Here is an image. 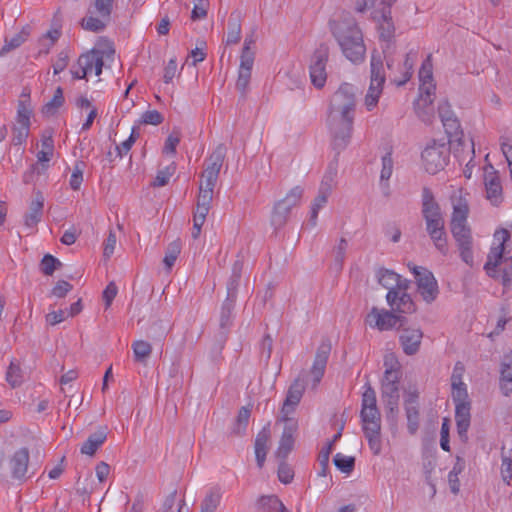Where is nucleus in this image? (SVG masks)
I'll list each match as a JSON object with an SVG mask.
<instances>
[{"instance_id": "4468645a", "label": "nucleus", "mask_w": 512, "mask_h": 512, "mask_svg": "<svg viewBox=\"0 0 512 512\" xmlns=\"http://www.w3.org/2000/svg\"><path fill=\"white\" fill-rule=\"evenodd\" d=\"M393 360V357L385 359L386 370L382 380V398L385 405L392 412L398 407L399 403V371L393 364L388 367V362Z\"/></svg>"}, {"instance_id": "e2e57ef3", "label": "nucleus", "mask_w": 512, "mask_h": 512, "mask_svg": "<svg viewBox=\"0 0 512 512\" xmlns=\"http://www.w3.org/2000/svg\"><path fill=\"white\" fill-rule=\"evenodd\" d=\"M69 58H70V55H69V51L68 50L61 51L57 55V58H56V60L53 63V72H54L55 75H57L60 72L65 70V68L68 65Z\"/></svg>"}, {"instance_id": "f03ea898", "label": "nucleus", "mask_w": 512, "mask_h": 512, "mask_svg": "<svg viewBox=\"0 0 512 512\" xmlns=\"http://www.w3.org/2000/svg\"><path fill=\"white\" fill-rule=\"evenodd\" d=\"M330 32L343 56L353 64H361L366 57L363 32L357 21L350 16L330 20Z\"/></svg>"}, {"instance_id": "0eeeda50", "label": "nucleus", "mask_w": 512, "mask_h": 512, "mask_svg": "<svg viewBox=\"0 0 512 512\" xmlns=\"http://www.w3.org/2000/svg\"><path fill=\"white\" fill-rule=\"evenodd\" d=\"M370 68V84L364 98V106L367 111L376 108L386 80L384 66L379 55L372 54Z\"/></svg>"}, {"instance_id": "c85d7f7f", "label": "nucleus", "mask_w": 512, "mask_h": 512, "mask_svg": "<svg viewBox=\"0 0 512 512\" xmlns=\"http://www.w3.org/2000/svg\"><path fill=\"white\" fill-rule=\"evenodd\" d=\"M33 117V107L29 94L23 92L17 104L16 116L13 124L31 127Z\"/></svg>"}, {"instance_id": "bb28decb", "label": "nucleus", "mask_w": 512, "mask_h": 512, "mask_svg": "<svg viewBox=\"0 0 512 512\" xmlns=\"http://www.w3.org/2000/svg\"><path fill=\"white\" fill-rule=\"evenodd\" d=\"M285 422L284 430L276 450L278 458H285L293 449L295 442V433L298 428L296 420H282Z\"/></svg>"}, {"instance_id": "39448f33", "label": "nucleus", "mask_w": 512, "mask_h": 512, "mask_svg": "<svg viewBox=\"0 0 512 512\" xmlns=\"http://www.w3.org/2000/svg\"><path fill=\"white\" fill-rule=\"evenodd\" d=\"M510 239L506 229H499L493 235V243L484 265V270L492 278H500L507 286L512 280V262L505 256V243Z\"/></svg>"}, {"instance_id": "c9c22d12", "label": "nucleus", "mask_w": 512, "mask_h": 512, "mask_svg": "<svg viewBox=\"0 0 512 512\" xmlns=\"http://www.w3.org/2000/svg\"><path fill=\"white\" fill-rule=\"evenodd\" d=\"M105 440V430H98L87 438V440L81 446L80 451L82 454L93 456L95 452L99 449V447L105 442Z\"/></svg>"}, {"instance_id": "f3484780", "label": "nucleus", "mask_w": 512, "mask_h": 512, "mask_svg": "<svg viewBox=\"0 0 512 512\" xmlns=\"http://www.w3.org/2000/svg\"><path fill=\"white\" fill-rule=\"evenodd\" d=\"M452 400L455 404V420L458 435L462 441H466L471 421V401L469 394L457 392L456 395H452Z\"/></svg>"}, {"instance_id": "338daca9", "label": "nucleus", "mask_w": 512, "mask_h": 512, "mask_svg": "<svg viewBox=\"0 0 512 512\" xmlns=\"http://www.w3.org/2000/svg\"><path fill=\"white\" fill-rule=\"evenodd\" d=\"M116 244H117V236H116L115 232L110 231L106 240L104 241V250H103L104 257L110 258L113 255L115 248H116Z\"/></svg>"}, {"instance_id": "13d9d810", "label": "nucleus", "mask_w": 512, "mask_h": 512, "mask_svg": "<svg viewBox=\"0 0 512 512\" xmlns=\"http://www.w3.org/2000/svg\"><path fill=\"white\" fill-rule=\"evenodd\" d=\"M163 120L164 118L159 111L147 110L141 115L139 123L146 125H159L163 122Z\"/></svg>"}, {"instance_id": "9d476101", "label": "nucleus", "mask_w": 512, "mask_h": 512, "mask_svg": "<svg viewBox=\"0 0 512 512\" xmlns=\"http://www.w3.org/2000/svg\"><path fill=\"white\" fill-rule=\"evenodd\" d=\"M407 267L415 278L417 291L422 300L427 304L433 303L439 295L438 282L433 273L427 268L413 263H408Z\"/></svg>"}, {"instance_id": "09e8293b", "label": "nucleus", "mask_w": 512, "mask_h": 512, "mask_svg": "<svg viewBox=\"0 0 512 512\" xmlns=\"http://www.w3.org/2000/svg\"><path fill=\"white\" fill-rule=\"evenodd\" d=\"M6 381L13 388L21 385L23 381L22 371L19 364L16 361H11L6 372Z\"/></svg>"}, {"instance_id": "72a5a7b5", "label": "nucleus", "mask_w": 512, "mask_h": 512, "mask_svg": "<svg viewBox=\"0 0 512 512\" xmlns=\"http://www.w3.org/2000/svg\"><path fill=\"white\" fill-rule=\"evenodd\" d=\"M223 496V489L219 486H213L208 489L201 503L200 512H216Z\"/></svg>"}, {"instance_id": "79ce46f5", "label": "nucleus", "mask_w": 512, "mask_h": 512, "mask_svg": "<svg viewBox=\"0 0 512 512\" xmlns=\"http://www.w3.org/2000/svg\"><path fill=\"white\" fill-rule=\"evenodd\" d=\"M337 174H338V163H337V161H332L328 165V167L324 173V176L320 183L319 189L331 193L333 188L336 185Z\"/></svg>"}, {"instance_id": "052dcab7", "label": "nucleus", "mask_w": 512, "mask_h": 512, "mask_svg": "<svg viewBox=\"0 0 512 512\" xmlns=\"http://www.w3.org/2000/svg\"><path fill=\"white\" fill-rule=\"evenodd\" d=\"M175 171L174 166H168L162 170H159L154 181L153 186L162 187L165 186Z\"/></svg>"}, {"instance_id": "a19ab883", "label": "nucleus", "mask_w": 512, "mask_h": 512, "mask_svg": "<svg viewBox=\"0 0 512 512\" xmlns=\"http://www.w3.org/2000/svg\"><path fill=\"white\" fill-rule=\"evenodd\" d=\"M257 508L264 512H286L283 503L274 495L260 497Z\"/></svg>"}, {"instance_id": "8fccbe9b", "label": "nucleus", "mask_w": 512, "mask_h": 512, "mask_svg": "<svg viewBox=\"0 0 512 512\" xmlns=\"http://www.w3.org/2000/svg\"><path fill=\"white\" fill-rule=\"evenodd\" d=\"M63 103V91L60 87H58L55 90L53 98L44 105L42 112L46 115H53L63 105Z\"/></svg>"}, {"instance_id": "393cba45", "label": "nucleus", "mask_w": 512, "mask_h": 512, "mask_svg": "<svg viewBox=\"0 0 512 512\" xmlns=\"http://www.w3.org/2000/svg\"><path fill=\"white\" fill-rule=\"evenodd\" d=\"M304 392V386L299 381H295L288 389L286 399L281 409L280 420H293L290 416L294 413Z\"/></svg>"}, {"instance_id": "4d7b16f0", "label": "nucleus", "mask_w": 512, "mask_h": 512, "mask_svg": "<svg viewBox=\"0 0 512 512\" xmlns=\"http://www.w3.org/2000/svg\"><path fill=\"white\" fill-rule=\"evenodd\" d=\"M61 262L54 256L47 254L42 258L40 268L45 275H52Z\"/></svg>"}, {"instance_id": "1a4fd4ad", "label": "nucleus", "mask_w": 512, "mask_h": 512, "mask_svg": "<svg viewBox=\"0 0 512 512\" xmlns=\"http://www.w3.org/2000/svg\"><path fill=\"white\" fill-rule=\"evenodd\" d=\"M255 43L256 39L253 34L245 37L243 48L240 55V63L238 68V76L236 80V88L242 94L248 90L252 69L255 60Z\"/></svg>"}, {"instance_id": "412c9836", "label": "nucleus", "mask_w": 512, "mask_h": 512, "mask_svg": "<svg viewBox=\"0 0 512 512\" xmlns=\"http://www.w3.org/2000/svg\"><path fill=\"white\" fill-rule=\"evenodd\" d=\"M484 186L486 198L492 205H499L503 201V188L500 176L491 164L484 167Z\"/></svg>"}, {"instance_id": "680f3d73", "label": "nucleus", "mask_w": 512, "mask_h": 512, "mask_svg": "<svg viewBox=\"0 0 512 512\" xmlns=\"http://www.w3.org/2000/svg\"><path fill=\"white\" fill-rule=\"evenodd\" d=\"M180 142L179 132H172L166 139L163 153L166 155H174L176 153V147Z\"/></svg>"}, {"instance_id": "3c124183", "label": "nucleus", "mask_w": 512, "mask_h": 512, "mask_svg": "<svg viewBox=\"0 0 512 512\" xmlns=\"http://www.w3.org/2000/svg\"><path fill=\"white\" fill-rule=\"evenodd\" d=\"M181 252V245L179 242H172L167 247V251L165 253L163 263L168 271L171 270L173 265L175 264L179 254Z\"/></svg>"}, {"instance_id": "4be33fe9", "label": "nucleus", "mask_w": 512, "mask_h": 512, "mask_svg": "<svg viewBox=\"0 0 512 512\" xmlns=\"http://www.w3.org/2000/svg\"><path fill=\"white\" fill-rule=\"evenodd\" d=\"M416 57L417 53L410 51L406 54L404 62L402 64L398 63L396 66L394 61L387 57V67L391 71L392 81L397 86L404 85L410 80Z\"/></svg>"}, {"instance_id": "58836bf2", "label": "nucleus", "mask_w": 512, "mask_h": 512, "mask_svg": "<svg viewBox=\"0 0 512 512\" xmlns=\"http://www.w3.org/2000/svg\"><path fill=\"white\" fill-rule=\"evenodd\" d=\"M330 194L331 193L319 189L318 195L315 197V199L313 200V202L311 204L310 217H309V224L311 225V227L316 226L317 219H318V213L327 204Z\"/></svg>"}, {"instance_id": "0e129e2a", "label": "nucleus", "mask_w": 512, "mask_h": 512, "mask_svg": "<svg viewBox=\"0 0 512 512\" xmlns=\"http://www.w3.org/2000/svg\"><path fill=\"white\" fill-rule=\"evenodd\" d=\"M194 7L191 12V18L193 20H199L207 14V0H193Z\"/></svg>"}, {"instance_id": "49530a36", "label": "nucleus", "mask_w": 512, "mask_h": 512, "mask_svg": "<svg viewBox=\"0 0 512 512\" xmlns=\"http://www.w3.org/2000/svg\"><path fill=\"white\" fill-rule=\"evenodd\" d=\"M161 512H187V508L184 500L173 492L166 498Z\"/></svg>"}, {"instance_id": "a211bd4d", "label": "nucleus", "mask_w": 512, "mask_h": 512, "mask_svg": "<svg viewBox=\"0 0 512 512\" xmlns=\"http://www.w3.org/2000/svg\"><path fill=\"white\" fill-rule=\"evenodd\" d=\"M329 58V50L326 46H321L312 55L309 65V76L312 85L317 89H322L327 81L326 65Z\"/></svg>"}, {"instance_id": "69168bd1", "label": "nucleus", "mask_w": 512, "mask_h": 512, "mask_svg": "<svg viewBox=\"0 0 512 512\" xmlns=\"http://www.w3.org/2000/svg\"><path fill=\"white\" fill-rule=\"evenodd\" d=\"M241 38V26L238 22H229V30L227 33L226 43L236 44Z\"/></svg>"}, {"instance_id": "b1692460", "label": "nucleus", "mask_w": 512, "mask_h": 512, "mask_svg": "<svg viewBox=\"0 0 512 512\" xmlns=\"http://www.w3.org/2000/svg\"><path fill=\"white\" fill-rule=\"evenodd\" d=\"M372 18L377 21L379 37L383 41H390L394 37L395 27L391 17V7L383 9H369Z\"/></svg>"}, {"instance_id": "864d4df0", "label": "nucleus", "mask_w": 512, "mask_h": 512, "mask_svg": "<svg viewBox=\"0 0 512 512\" xmlns=\"http://www.w3.org/2000/svg\"><path fill=\"white\" fill-rule=\"evenodd\" d=\"M407 429L410 434H415L419 427V412L415 406H406Z\"/></svg>"}, {"instance_id": "ddd939ff", "label": "nucleus", "mask_w": 512, "mask_h": 512, "mask_svg": "<svg viewBox=\"0 0 512 512\" xmlns=\"http://www.w3.org/2000/svg\"><path fill=\"white\" fill-rule=\"evenodd\" d=\"M103 56L99 50L92 49L82 54L76 64L70 68L73 79H84L92 73L99 76L102 73Z\"/></svg>"}, {"instance_id": "ea45409f", "label": "nucleus", "mask_w": 512, "mask_h": 512, "mask_svg": "<svg viewBox=\"0 0 512 512\" xmlns=\"http://www.w3.org/2000/svg\"><path fill=\"white\" fill-rule=\"evenodd\" d=\"M131 348L135 361L146 364L152 353V345L145 340H136L132 343Z\"/></svg>"}, {"instance_id": "6ab92c4d", "label": "nucleus", "mask_w": 512, "mask_h": 512, "mask_svg": "<svg viewBox=\"0 0 512 512\" xmlns=\"http://www.w3.org/2000/svg\"><path fill=\"white\" fill-rule=\"evenodd\" d=\"M364 388L361 409L363 430L372 428V425H375L376 428H381V418L376 404L375 391L369 385H365Z\"/></svg>"}, {"instance_id": "f704fd0d", "label": "nucleus", "mask_w": 512, "mask_h": 512, "mask_svg": "<svg viewBox=\"0 0 512 512\" xmlns=\"http://www.w3.org/2000/svg\"><path fill=\"white\" fill-rule=\"evenodd\" d=\"M438 113L447 133L455 132L458 129V120L455 117L453 111L451 110V106L447 101H442L439 103Z\"/></svg>"}, {"instance_id": "20e7f679", "label": "nucleus", "mask_w": 512, "mask_h": 512, "mask_svg": "<svg viewBox=\"0 0 512 512\" xmlns=\"http://www.w3.org/2000/svg\"><path fill=\"white\" fill-rule=\"evenodd\" d=\"M422 213L426 224V231L435 248L444 256L449 253L447 233L443 214L433 194L427 188L422 192Z\"/></svg>"}, {"instance_id": "a18cd8bd", "label": "nucleus", "mask_w": 512, "mask_h": 512, "mask_svg": "<svg viewBox=\"0 0 512 512\" xmlns=\"http://www.w3.org/2000/svg\"><path fill=\"white\" fill-rule=\"evenodd\" d=\"M397 0H357L355 10L363 13L369 9H383L385 7H392Z\"/></svg>"}, {"instance_id": "7c9ffc66", "label": "nucleus", "mask_w": 512, "mask_h": 512, "mask_svg": "<svg viewBox=\"0 0 512 512\" xmlns=\"http://www.w3.org/2000/svg\"><path fill=\"white\" fill-rule=\"evenodd\" d=\"M375 278L378 284L381 285L383 288L387 289L388 291L395 290L402 284V282L409 281L408 279L402 277L393 270L386 268H379L375 272Z\"/></svg>"}, {"instance_id": "9b49d317", "label": "nucleus", "mask_w": 512, "mask_h": 512, "mask_svg": "<svg viewBox=\"0 0 512 512\" xmlns=\"http://www.w3.org/2000/svg\"><path fill=\"white\" fill-rule=\"evenodd\" d=\"M225 157V147L220 145L210 155L207 160V166L202 173L199 194H208L213 196L214 187L217 183L218 176L223 165Z\"/></svg>"}, {"instance_id": "e433bc0d", "label": "nucleus", "mask_w": 512, "mask_h": 512, "mask_svg": "<svg viewBox=\"0 0 512 512\" xmlns=\"http://www.w3.org/2000/svg\"><path fill=\"white\" fill-rule=\"evenodd\" d=\"M44 207V198L38 193L36 198L32 201L30 205L29 212L25 216V225L28 227L35 226L38 222H40L42 217V211Z\"/></svg>"}, {"instance_id": "cd10ccee", "label": "nucleus", "mask_w": 512, "mask_h": 512, "mask_svg": "<svg viewBox=\"0 0 512 512\" xmlns=\"http://www.w3.org/2000/svg\"><path fill=\"white\" fill-rule=\"evenodd\" d=\"M329 354L330 347L328 345H321L316 352L315 359L310 370V376L313 387L317 386L320 383L325 373Z\"/></svg>"}, {"instance_id": "f257e3e1", "label": "nucleus", "mask_w": 512, "mask_h": 512, "mask_svg": "<svg viewBox=\"0 0 512 512\" xmlns=\"http://www.w3.org/2000/svg\"><path fill=\"white\" fill-rule=\"evenodd\" d=\"M356 91L354 85L344 82L333 93L330 100L328 126L332 135L333 148L338 152L347 147L352 136Z\"/></svg>"}, {"instance_id": "bf43d9fd", "label": "nucleus", "mask_w": 512, "mask_h": 512, "mask_svg": "<svg viewBox=\"0 0 512 512\" xmlns=\"http://www.w3.org/2000/svg\"><path fill=\"white\" fill-rule=\"evenodd\" d=\"M83 182V163H77L70 177L69 185L73 190H79Z\"/></svg>"}, {"instance_id": "c03bdc74", "label": "nucleus", "mask_w": 512, "mask_h": 512, "mask_svg": "<svg viewBox=\"0 0 512 512\" xmlns=\"http://www.w3.org/2000/svg\"><path fill=\"white\" fill-rule=\"evenodd\" d=\"M465 469V461L462 457L457 456L456 462L452 470L448 474V483L452 493L457 494L460 490L459 474Z\"/></svg>"}, {"instance_id": "6e6552de", "label": "nucleus", "mask_w": 512, "mask_h": 512, "mask_svg": "<svg viewBox=\"0 0 512 512\" xmlns=\"http://www.w3.org/2000/svg\"><path fill=\"white\" fill-rule=\"evenodd\" d=\"M449 155L450 149L445 142L432 140L421 153L422 166L429 174H436L447 165Z\"/></svg>"}, {"instance_id": "4c0bfd02", "label": "nucleus", "mask_w": 512, "mask_h": 512, "mask_svg": "<svg viewBox=\"0 0 512 512\" xmlns=\"http://www.w3.org/2000/svg\"><path fill=\"white\" fill-rule=\"evenodd\" d=\"M465 367L461 362H457L451 375V396L457 392L468 394L467 385L463 382Z\"/></svg>"}, {"instance_id": "5701e85b", "label": "nucleus", "mask_w": 512, "mask_h": 512, "mask_svg": "<svg viewBox=\"0 0 512 512\" xmlns=\"http://www.w3.org/2000/svg\"><path fill=\"white\" fill-rule=\"evenodd\" d=\"M8 469L11 477L18 481L29 478V451L22 447L11 454L8 461Z\"/></svg>"}, {"instance_id": "2eb2a0df", "label": "nucleus", "mask_w": 512, "mask_h": 512, "mask_svg": "<svg viewBox=\"0 0 512 512\" xmlns=\"http://www.w3.org/2000/svg\"><path fill=\"white\" fill-rule=\"evenodd\" d=\"M303 196V188L295 186L290 189L285 197L275 203L272 214V225L276 228L285 224L291 210L299 205Z\"/></svg>"}, {"instance_id": "37998d69", "label": "nucleus", "mask_w": 512, "mask_h": 512, "mask_svg": "<svg viewBox=\"0 0 512 512\" xmlns=\"http://www.w3.org/2000/svg\"><path fill=\"white\" fill-rule=\"evenodd\" d=\"M213 196L208 194H199L197 199L196 210L194 212L193 220L205 223L206 217L209 213Z\"/></svg>"}, {"instance_id": "2f4dec72", "label": "nucleus", "mask_w": 512, "mask_h": 512, "mask_svg": "<svg viewBox=\"0 0 512 512\" xmlns=\"http://www.w3.org/2000/svg\"><path fill=\"white\" fill-rule=\"evenodd\" d=\"M500 389L506 396L512 392V352L504 355L501 361Z\"/></svg>"}, {"instance_id": "603ef678", "label": "nucleus", "mask_w": 512, "mask_h": 512, "mask_svg": "<svg viewBox=\"0 0 512 512\" xmlns=\"http://www.w3.org/2000/svg\"><path fill=\"white\" fill-rule=\"evenodd\" d=\"M334 464L335 466L343 473L349 474L355 464V459L352 456L343 455L341 453H337L334 456Z\"/></svg>"}, {"instance_id": "f8f14e48", "label": "nucleus", "mask_w": 512, "mask_h": 512, "mask_svg": "<svg viewBox=\"0 0 512 512\" xmlns=\"http://www.w3.org/2000/svg\"><path fill=\"white\" fill-rule=\"evenodd\" d=\"M113 3L114 0H94L82 20V27L92 32L102 31L110 19Z\"/></svg>"}, {"instance_id": "423d86ee", "label": "nucleus", "mask_w": 512, "mask_h": 512, "mask_svg": "<svg viewBox=\"0 0 512 512\" xmlns=\"http://www.w3.org/2000/svg\"><path fill=\"white\" fill-rule=\"evenodd\" d=\"M419 82V97L414 104L415 111L423 122L430 123L434 115L433 101L436 89L430 56L423 61L420 67Z\"/></svg>"}, {"instance_id": "a878e982", "label": "nucleus", "mask_w": 512, "mask_h": 512, "mask_svg": "<svg viewBox=\"0 0 512 512\" xmlns=\"http://www.w3.org/2000/svg\"><path fill=\"white\" fill-rule=\"evenodd\" d=\"M422 338L423 332L420 328L409 327L403 329L399 341L404 353L406 355L416 354L420 348Z\"/></svg>"}, {"instance_id": "7ed1b4c3", "label": "nucleus", "mask_w": 512, "mask_h": 512, "mask_svg": "<svg viewBox=\"0 0 512 512\" xmlns=\"http://www.w3.org/2000/svg\"><path fill=\"white\" fill-rule=\"evenodd\" d=\"M453 212L450 229L455 240L460 259L469 267L475 265L476 246L468 225L469 205L466 198H453Z\"/></svg>"}, {"instance_id": "6e6d98bb", "label": "nucleus", "mask_w": 512, "mask_h": 512, "mask_svg": "<svg viewBox=\"0 0 512 512\" xmlns=\"http://www.w3.org/2000/svg\"><path fill=\"white\" fill-rule=\"evenodd\" d=\"M382 168L380 172V181L381 183L385 182L387 184L388 180L391 178L393 173V159L390 153H386L382 159Z\"/></svg>"}, {"instance_id": "dca6fc26", "label": "nucleus", "mask_w": 512, "mask_h": 512, "mask_svg": "<svg viewBox=\"0 0 512 512\" xmlns=\"http://www.w3.org/2000/svg\"><path fill=\"white\" fill-rule=\"evenodd\" d=\"M409 288L410 281H407L402 282L397 289L387 292L386 302L395 314H411L416 310L415 303L408 293Z\"/></svg>"}, {"instance_id": "de8ad7c7", "label": "nucleus", "mask_w": 512, "mask_h": 512, "mask_svg": "<svg viewBox=\"0 0 512 512\" xmlns=\"http://www.w3.org/2000/svg\"><path fill=\"white\" fill-rule=\"evenodd\" d=\"M380 429L381 428H376L375 425H372V428L363 430L368 440L369 447L374 455H378L381 452L382 445L380 438Z\"/></svg>"}, {"instance_id": "c756f323", "label": "nucleus", "mask_w": 512, "mask_h": 512, "mask_svg": "<svg viewBox=\"0 0 512 512\" xmlns=\"http://www.w3.org/2000/svg\"><path fill=\"white\" fill-rule=\"evenodd\" d=\"M54 155V140L52 130H45L41 134V149L37 153V162L43 169L48 167V163Z\"/></svg>"}, {"instance_id": "aec40b11", "label": "nucleus", "mask_w": 512, "mask_h": 512, "mask_svg": "<svg viewBox=\"0 0 512 512\" xmlns=\"http://www.w3.org/2000/svg\"><path fill=\"white\" fill-rule=\"evenodd\" d=\"M401 317L392 310L372 307L365 317V323L372 329L389 331L397 326Z\"/></svg>"}, {"instance_id": "774afa93", "label": "nucleus", "mask_w": 512, "mask_h": 512, "mask_svg": "<svg viewBox=\"0 0 512 512\" xmlns=\"http://www.w3.org/2000/svg\"><path fill=\"white\" fill-rule=\"evenodd\" d=\"M501 476L508 485H512V460L508 457L502 459Z\"/></svg>"}, {"instance_id": "5fc2aeb1", "label": "nucleus", "mask_w": 512, "mask_h": 512, "mask_svg": "<svg viewBox=\"0 0 512 512\" xmlns=\"http://www.w3.org/2000/svg\"><path fill=\"white\" fill-rule=\"evenodd\" d=\"M30 134V128L13 124L12 126V143L14 145H22L24 144Z\"/></svg>"}, {"instance_id": "473e14b6", "label": "nucleus", "mask_w": 512, "mask_h": 512, "mask_svg": "<svg viewBox=\"0 0 512 512\" xmlns=\"http://www.w3.org/2000/svg\"><path fill=\"white\" fill-rule=\"evenodd\" d=\"M269 440L270 430L268 427H265L258 433L255 439V456L259 468H262L265 463Z\"/></svg>"}]
</instances>
